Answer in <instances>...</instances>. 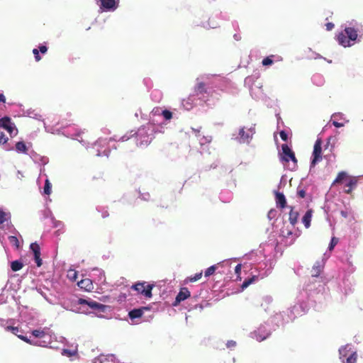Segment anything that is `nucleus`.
Masks as SVG:
<instances>
[{"label": "nucleus", "instance_id": "f257e3e1", "mask_svg": "<svg viewBox=\"0 0 363 363\" xmlns=\"http://www.w3.org/2000/svg\"><path fill=\"white\" fill-rule=\"evenodd\" d=\"M362 30V25L356 21H348L344 30L337 35V40L344 48L351 47L359 41L358 36Z\"/></svg>", "mask_w": 363, "mask_h": 363}, {"label": "nucleus", "instance_id": "f03ea898", "mask_svg": "<svg viewBox=\"0 0 363 363\" xmlns=\"http://www.w3.org/2000/svg\"><path fill=\"white\" fill-rule=\"evenodd\" d=\"M164 123L157 124V126L147 123L142 125L137 132L133 131V135L137 138V145L147 147L155 138L157 133H164Z\"/></svg>", "mask_w": 363, "mask_h": 363}, {"label": "nucleus", "instance_id": "7ed1b4c3", "mask_svg": "<svg viewBox=\"0 0 363 363\" xmlns=\"http://www.w3.org/2000/svg\"><path fill=\"white\" fill-rule=\"evenodd\" d=\"M130 135L125 134L121 137H118L114 135L113 138H110L108 140L107 138H100L97 141L94 143V148L96 149V155L99 157L106 156L108 157L110 150L107 148V146L109 145L110 141H121L124 142L129 140L133 135V130L130 131Z\"/></svg>", "mask_w": 363, "mask_h": 363}, {"label": "nucleus", "instance_id": "20e7f679", "mask_svg": "<svg viewBox=\"0 0 363 363\" xmlns=\"http://www.w3.org/2000/svg\"><path fill=\"white\" fill-rule=\"evenodd\" d=\"M255 134V124L250 127L241 126L231 135V139L239 144L249 145Z\"/></svg>", "mask_w": 363, "mask_h": 363}, {"label": "nucleus", "instance_id": "39448f33", "mask_svg": "<svg viewBox=\"0 0 363 363\" xmlns=\"http://www.w3.org/2000/svg\"><path fill=\"white\" fill-rule=\"evenodd\" d=\"M50 333V329L46 327L43 329L33 330L32 335L38 340L32 341L30 344L40 347H48L51 342V335Z\"/></svg>", "mask_w": 363, "mask_h": 363}, {"label": "nucleus", "instance_id": "423d86ee", "mask_svg": "<svg viewBox=\"0 0 363 363\" xmlns=\"http://www.w3.org/2000/svg\"><path fill=\"white\" fill-rule=\"evenodd\" d=\"M298 301V303L287 310V321H292L297 316L302 315L308 311V306L307 303L301 301L300 300Z\"/></svg>", "mask_w": 363, "mask_h": 363}, {"label": "nucleus", "instance_id": "0eeeda50", "mask_svg": "<svg viewBox=\"0 0 363 363\" xmlns=\"http://www.w3.org/2000/svg\"><path fill=\"white\" fill-rule=\"evenodd\" d=\"M11 216L10 212L4 211L0 208V225L1 229H6L9 233L16 234L17 233L16 228L11 223Z\"/></svg>", "mask_w": 363, "mask_h": 363}, {"label": "nucleus", "instance_id": "6e6552de", "mask_svg": "<svg viewBox=\"0 0 363 363\" xmlns=\"http://www.w3.org/2000/svg\"><path fill=\"white\" fill-rule=\"evenodd\" d=\"M271 335V329H268L267 324H262L254 331L251 332L250 337L255 339L258 342H262L267 339Z\"/></svg>", "mask_w": 363, "mask_h": 363}, {"label": "nucleus", "instance_id": "1a4fd4ad", "mask_svg": "<svg viewBox=\"0 0 363 363\" xmlns=\"http://www.w3.org/2000/svg\"><path fill=\"white\" fill-rule=\"evenodd\" d=\"M155 284H147L145 281H139L133 284L131 286V289L146 298H151L152 296V290Z\"/></svg>", "mask_w": 363, "mask_h": 363}, {"label": "nucleus", "instance_id": "9d476101", "mask_svg": "<svg viewBox=\"0 0 363 363\" xmlns=\"http://www.w3.org/2000/svg\"><path fill=\"white\" fill-rule=\"evenodd\" d=\"M280 159L282 162H289L290 160L293 162L294 168L296 166L297 160L294 152L286 144L281 145V152L279 153Z\"/></svg>", "mask_w": 363, "mask_h": 363}, {"label": "nucleus", "instance_id": "9b49d317", "mask_svg": "<svg viewBox=\"0 0 363 363\" xmlns=\"http://www.w3.org/2000/svg\"><path fill=\"white\" fill-rule=\"evenodd\" d=\"M0 128L7 130L11 137L18 133L15 124L11 122V119L9 116L0 118Z\"/></svg>", "mask_w": 363, "mask_h": 363}, {"label": "nucleus", "instance_id": "f8f14e48", "mask_svg": "<svg viewBox=\"0 0 363 363\" xmlns=\"http://www.w3.org/2000/svg\"><path fill=\"white\" fill-rule=\"evenodd\" d=\"M271 323L273 324V330L283 326L285 323H289L287 321V314L285 312L277 313L270 319Z\"/></svg>", "mask_w": 363, "mask_h": 363}, {"label": "nucleus", "instance_id": "ddd939ff", "mask_svg": "<svg viewBox=\"0 0 363 363\" xmlns=\"http://www.w3.org/2000/svg\"><path fill=\"white\" fill-rule=\"evenodd\" d=\"M322 148H321V140L318 139L314 145L313 151L312 155V160L311 162V167H314L318 162L322 159L321 156Z\"/></svg>", "mask_w": 363, "mask_h": 363}, {"label": "nucleus", "instance_id": "4468645a", "mask_svg": "<svg viewBox=\"0 0 363 363\" xmlns=\"http://www.w3.org/2000/svg\"><path fill=\"white\" fill-rule=\"evenodd\" d=\"M162 111V108L156 107L152 109L150 115V121L149 123L152 124L153 125L157 126V124L164 123V129L167 123L164 122H162L160 121L161 118V112Z\"/></svg>", "mask_w": 363, "mask_h": 363}, {"label": "nucleus", "instance_id": "2eb2a0df", "mask_svg": "<svg viewBox=\"0 0 363 363\" xmlns=\"http://www.w3.org/2000/svg\"><path fill=\"white\" fill-rule=\"evenodd\" d=\"M100 9L102 11H114L118 6V3L116 0H98Z\"/></svg>", "mask_w": 363, "mask_h": 363}, {"label": "nucleus", "instance_id": "dca6fc26", "mask_svg": "<svg viewBox=\"0 0 363 363\" xmlns=\"http://www.w3.org/2000/svg\"><path fill=\"white\" fill-rule=\"evenodd\" d=\"M79 303L82 305L86 304V305L89 306V308H91V309L96 310L100 312H104L106 310V306H105L102 303H98L95 301L91 300V299L86 300V299L80 298L79 300Z\"/></svg>", "mask_w": 363, "mask_h": 363}, {"label": "nucleus", "instance_id": "f3484780", "mask_svg": "<svg viewBox=\"0 0 363 363\" xmlns=\"http://www.w3.org/2000/svg\"><path fill=\"white\" fill-rule=\"evenodd\" d=\"M92 363H121L119 360L112 354H100L94 358Z\"/></svg>", "mask_w": 363, "mask_h": 363}, {"label": "nucleus", "instance_id": "a211bd4d", "mask_svg": "<svg viewBox=\"0 0 363 363\" xmlns=\"http://www.w3.org/2000/svg\"><path fill=\"white\" fill-rule=\"evenodd\" d=\"M207 83L201 81L197 83V85L195 88V92L196 93V96H199L198 99H201L203 101H208V99H206L205 94H208L207 89H206V86Z\"/></svg>", "mask_w": 363, "mask_h": 363}, {"label": "nucleus", "instance_id": "6ab92c4d", "mask_svg": "<svg viewBox=\"0 0 363 363\" xmlns=\"http://www.w3.org/2000/svg\"><path fill=\"white\" fill-rule=\"evenodd\" d=\"M192 130L195 133L196 136L199 142V144L201 147V152L205 150V145L209 144L212 140V137L210 135H201L200 134L199 129L191 128Z\"/></svg>", "mask_w": 363, "mask_h": 363}, {"label": "nucleus", "instance_id": "aec40b11", "mask_svg": "<svg viewBox=\"0 0 363 363\" xmlns=\"http://www.w3.org/2000/svg\"><path fill=\"white\" fill-rule=\"evenodd\" d=\"M190 291L187 288H182L178 294L177 295L174 301L172 303V306L174 307L178 306L182 301L188 298L190 296Z\"/></svg>", "mask_w": 363, "mask_h": 363}, {"label": "nucleus", "instance_id": "412c9836", "mask_svg": "<svg viewBox=\"0 0 363 363\" xmlns=\"http://www.w3.org/2000/svg\"><path fill=\"white\" fill-rule=\"evenodd\" d=\"M333 125L336 128H341L345 125V123L338 122L337 120H345V115L342 113H335L332 115Z\"/></svg>", "mask_w": 363, "mask_h": 363}, {"label": "nucleus", "instance_id": "4be33fe9", "mask_svg": "<svg viewBox=\"0 0 363 363\" xmlns=\"http://www.w3.org/2000/svg\"><path fill=\"white\" fill-rule=\"evenodd\" d=\"M147 309H148L147 307H141L139 308H134L129 311L128 316L131 320H134L135 318H140L143 315L144 311H146Z\"/></svg>", "mask_w": 363, "mask_h": 363}, {"label": "nucleus", "instance_id": "5701e85b", "mask_svg": "<svg viewBox=\"0 0 363 363\" xmlns=\"http://www.w3.org/2000/svg\"><path fill=\"white\" fill-rule=\"evenodd\" d=\"M352 352H354L352 350V345L350 344H347L345 346H342L339 349V354H340V359H342L345 357H347Z\"/></svg>", "mask_w": 363, "mask_h": 363}, {"label": "nucleus", "instance_id": "b1692460", "mask_svg": "<svg viewBox=\"0 0 363 363\" xmlns=\"http://www.w3.org/2000/svg\"><path fill=\"white\" fill-rule=\"evenodd\" d=\"M197 99L195 95H190L186 100H184L182 104L186 110H190L193 106L197 104Z\"/></svg>", "mask_w": 363, "mask_h": 363}, {"label": "nucleus", "instance_id": "393cba45", "mask_svg": "<svg viewBox=\"0 0 363 363\" xmlns=\"http://www.w3.org/2000/svg\"><path fill=\"white\" fill-rule=\"evenodd\" d=\"M14 148L17 153L25 155L28 154L29 149L23 141L17 142L15 147H13V149Z\"/></svg>", "mask_w": 363, "mask_h": 363}, {"label": "nucleus", "instance_id": "a878e982", "mask_svg": "<svg viewBox=\"0 0 363 363\" xmlns=\"http://www.w3.org/2000/svg\"><path fill=\"white\" fill-rule=\"evenodd\" d=\"M8 140L9 138L0 130V145H3V148L6 151L13 150V146L7 143Z\"/></svg>", "mask_w": 363, "mask_h": 363}, {"label": "nucleus", "instance_id": "bb28decb", "mask_svg": "<svg viewBox=\"0 0 363 363\" xmlns=\"http://www.w3.org/2000/svg\"><path fill=\"white\" fill-rule=\"evenodd\" d=\"M277 206L284 208L286 205V200L283 193L275 192Z\"/></svg>", "mask_w": 363, "mask_h": 363}, {"label": "nucleus", "instance_id": "cd10ccee", "mask_svg": "<svg viewBox=\"0 0 363 363\" xmlns=\"http://www.w3.org/2000/svg\"><path fill=\"white\" fill-rule=\"evenodd\" d=\"M78 286L84 289L86 291H91L93 289V284L91 279H84L81 280L80 281H78Z\"/></svg>", "mask_w": 363, "mask_h": 363}, {"label": "nucleus", "instance_id": "c85d7f7f", "mask_svg": "<svg viewBox=\"0 0 363 363\" xmlns=\"http://www.w3.org/2000/svg\"><path fill=\"white\" fill-rule=\"evenodd\" d=\"M250 94L253 99L255 100H259L262 98L263 93L262 90L261 89V86H256L255 88L252 87L250 88Z\"/></svg>", "mask_w": 363, "mask_h": 363}, {"label": "nucleus", "instance_id": "c756f323", "mask_svg": "<svg viewBox=\"0 0 363 363\" xmlns=\"http://www.w3.org/2000/svg\"><path fill=\"white\" fill-rule=\"evenodd\" d=\"M323 266L320 262H316L311 269V275L318 277L322 272Z\"/></svg>", "mask_w": 363, "mask_h": 363}, {"label": "nucleus", "instance_id": "7c9ffc66", "mask_svg": "<svg viewBox=\"0 0 363 363\" xmlns=\"http://www.w3.org/2000/svg\"><path fill=\"white\" fill-rule=\"evenodd\" d=\"M312 210H308L302 218V223L306 228H308L311 225V221L312 218Z\"/></svg>", "mask_w": 363, "mask_h": 363}, {"label": "nucleus", "instance_id": "2f4dec72", "mask_svg": "<svg viewBox=\"0 0 363 363\" xmlns=\"http://www.w3.org/2000/svg\"><path fill=\"white\" fill-rule=\"evenodd\" d=\"M357 180L356 179H350L345 184L347 189H345V192L348 194H351L353 189L357 186Z\"/></svg>", "mask_w": 363, "mask_h": 363}, {"label": "nucleus", "instance_id": "473e14b6", "mask_svg": "<svg viewBox=\"0 0 363 363\" xmlns=\"http://www.w3.org/2000/svg\"><path fill=\"white\" fill-rule=\"evenodd\" d=\"M24 115L31 118L42 120L41 115H40L35 110L28 109L24 112Z\"/></svg>", "mask_w": 363, "mask_h": 363}, {"label": "nucleus", "instance_id": "72a5a7b5", "mask_svg": "<svg viewBox=\"0 0 363 363\" xmlns=\"http://www.w3.org/2000/svg\"><path fill=\"white\" fill-rule=\"evenodd\" d=\"M346 360L342 359V363H355L357 362V354L356 351L352 352L347 357Z\"/></svg>", "mask_w": 363, "mask_h": 363}, {"label": "nucleus", "instance_id": "f704fd0d", "mask_svg": "<svg viewBox=\"0 0 363 363\" xmlns=\"http://www.w3.org/2000/svg\"><path fill=\"white\" fill-rule=\"evenodd\" d=\"M290 208L291 211L289 213V221L292 225H294L297 223L298 213L297 211H294L292 207Z\"/></svg>", "mask_w": 363, "mask_h": 363}, {"label": "nucleus", "instance_id": "c9c22d12", "mask_svg": "<svg viewBox=\"0 0 363 363\" xmlns=\"http://www.w3.org/2000/svg\"><path fill=\"white\" fill-rule=\"evenodd\" d=\"M172 117H173V114L170 111H169L167 109L162 108V111L161 112V118H162V119L164 120L163 122L167 123V121L172 119Z\"/></svg>", "mask_w": 363, "mask_h": 363}, {"label": "nucleus", "instance_id": "e433bc0d", "mask_svg": "<svg viewBox=\"0 0 363 363\" xmlns=\"http://www.w3.org/2000/svg\"><path fill=\"white\" fill-rule=\"evenodd\" d=\"M23 267V264L21 260H14L11 262V268L13 272H18Z\"/></svg>", "mask_w": 363, "mask_h": 363}, {"label": "nucleus", "instance_id": "4c0bfd02", "mask_svg": "<svg viewBox=\"0 0 363 363\" xmlns=\"http://www.w3.org/2000/svg\"><path fill=\"white\" fill-rule=\"evenodd\" d=\"M197 26H201L203 27L204 28L208 29V28H216L218 26L217 23H211V20L209 19L206 22L198 23Z\"/></svg>", "mask_w": 363, "mask_h": 363}, {"label": "nucleus", "instance_id": "58836bf2", "mask_svg": "<svg viewBox=\"0 0 363 363\" xmlns=\"http://www.w3.org/2000/svg\"><path fill=\"white\" fill-rule=\"evenodd\" d=\"M52 191V184L50 182L48 179H46L45 181V184L43 187V194L46 195H50Z\"/></svg>", "mask_w": 363, "mask_h": 363}, {"label": "nucleus", "instance_id": "ea45409f", "mask_svg": "<svg viewBox=\"0 0 363 363\" xmlns=\"http://www.w3.org/2000/svg\"><path fill=\"white\" fill-rule=\"evenodd\" d=\"M8 239L9 240V242L11 245L14 246L16 248H19L20 243L18 241V239L16 235H10L8 237Z\"/></svg>", "mask_w": 363, "mask_h": 363}, {"label": "nucleus", "instance_id": "a19ab883", "mask_svg": "<svg viewBox=\"0 0 363 363\" xmlns=\"http://www.w3.org/2000/svg\"><path fill=\"white\" fill-rule=\"evenodd\" d=\"M78 277L77 272L74 269H69L67 272V277L69 280L76 281Z\"/></svg>", "mask_w": 363, "mask_h": 363}, {"label": "nucleus", "instance_id": "79ce46f5", "mask_svg": "<svg viewBox=\"0 0 363 363\" xmlns=\"http://www.w3.org/2000/svg\"><path fill=\"white\" fill-rule=\"evenodd\" d=\"M258 279V277L254 275L252 276L251 278H249L247 279H245L243 283L242 284V289L247 288L250 284H251L252 283H253L255 279Z\"/></svg>", "mask_w": 363, "mask_h": 363}, {"label": "nucleus", "instance_id": "37998d69", "mask_svg": "<svg viewBox=\"0 0 363 363\" xmlns=\"http://www.w3.org/2000/svg\"><path fill=\"white\" fill-rule=\"evenodd\" d=\"M30 249L32 250L33 255H40V248L38 243L33 242L30 245Z\"/></svg>", "mask_w": 363, "mask_h": 363}, {"label": "nucleus", "instance_id": "c03bdc74", "mask_svg": "<svg viewBox=\"0 0 363 363\" xmlns=\"http://www.w3.org/2000/svg\"><path fill=\"white\" fill-rule=\"evenodd\" d=\"M257 252H253V251H252V252H250V253H249V254H246V255H245L244 258H245V259L251 260V261H252L253 262H257V258H256V257H257Z\"/></svg>", "mask_w": 363, "mask_h": 363}, {"label": "nucleus", "instance_id": "a18cd8bd", "mask_svg": "<svg viewBox=\"0 0 363 363\" xmlns=\"http://www.w3.org/2000/svg\"><path fill=\"white\" fill-rule=\"evenodd\" d=\"M312 81L314 84H315L316 85H318V86H320L323 84V79L319 74L313 76Z\"/></svg>", "mask_w": 363, "mask_h": 363}, {"label": "nucleus", "instance_id": "49530a36", "mask_svg": "<svg viewBox=\"0 0 363 363\" xmlns=\"http://www.w3.org/2000/svg\"><path fill=\"white\" fill-rule=\"evenodd\" d=\"M217 268V265L214 264V265H212L211 267H209L208 269H206V270L205 271V277H210L211 275L213 274L216 269Z\"/></svg>", "mask_w": 363, "mask_h": 363}, {"label": "nucleus", "instance_id": "de8ad7c7", "mask_svg": "<svg viewBox=\"0 0 363 363\" xmlns=\"http://www.w3.org/2000/svg\"><path fill=\"white\" fill-rule=\"evenodd\" d=\"M77 354L76 350L64 349L62 351V354L67 357H72Z\"/></svg>", "mask_w": 363, "mask_h": 363}, {"label": "nucleus", "instance_id": "09e8293b", "mask_svg": "<svg viewBox=\"0 0 363 363\" xmlns=\"http://www.w3.org/2000/svg\"><path fill=\"white\" fill-rule=\"evenodd\" d=\"M347 177V174L345 172H341L337 174V177H336L335 180L334 181L335 183H340L342 182Z\"/></svg>", "mask_w": 363, "mask_h": 363}, {"label": "nucleus", "instance_id": "8fccbe9b", "mask_svg": "<svg viewBox=\"0 0 363 363\" xmlns=\"http://www.w3.org/2000/svg\"><path fill=\"white\" fill-rule=\"evenodd\" d=\"M93 272L99 273V281L103 282L105 281V275H104V271L96 268V269H93Z\"/></svg>", "mask_w": 363, "mask_h": 363}, {"label": "nucleus", "instance_id": "3c124183", "mask_svg": "<svg viewBox=\"0 0 363 363\" xmlns=\"http://www.w3.org/2000/svg\"><path fill=\"white\" fill-rule=\"evenodd\" d=\"M337 242H338V240L336 238L333 237L329 243L328 250L330 251L333 250L334 249L335 246L337 244Z\"/></svg>", "mask_w": 363, "mask_h": 363}, {"label": "nucleus", "instance_id": "603ef678", "mask_svg": "<svg viewBox=\"0 0 363 363\" xmlns=\"http://www.w3.org/2000/svg\"><path fill=\"white\" fill-rule=\"evenodd\" d=\"M151 96H152V98L155 97L156 99H155L154 100L157 101H159L161 99V98H162V94L158 90L152 91V92L151 94Z\"/></svg>", "mask_w": 363, "mask_h": 363}, {"label": "nucleus", "instance_id": "864d4df0", "mask_svg": "<svg viewBox=\"0 0 363 363\" xmlns=\"http://www.w3.org/2000/svg\"><path fill=\"white\" fill-rule=\"evenodd\" d=\"M201 277H202V272L196 273L193 277H189V280L190 282H194V281L199 280L201 278Z\"/></svg>", "mask_w": 363, "mask_h": 363}, {"label": "nucleus", "instance_id": "5fc2aeb1", "mask_svg": "<svg viewBox=\"0 0 363 363\" xmlns=\"http://www.w3.org/2000/svg\"><path fill=\"white\" fill-rule=\"evenodd\" d=\"M274 62L273 60L272 59L271 57H267L263 59L262 60V65L264 66H269V65H272Z\"/></svg>", "mask_w": 363, "mask_h": 363}, {"label": "nucleus", "instance_id": "6e6d98bb", "mask_svg": "<svg viewBox=\"0 0 363 363\" xmlns=\"http://www.w3.org/2000/svg\"><path fill=\"white\" fill-rule=\"evenodd\" d=\"M277 215V210L275 209H271L268 213H267V217L269 218V220H272L274 219Z\"/></svg>", "mask_w": 363, "mask_h": 363}, {"label": "nucleus", "instance_id": "4d7b16f0", "mask_svg": "<svg viewBox=\"0 0 363 363\" xmlns=\"http://www.w3.org/2000/svg\"><path fill=\"white\" fill-rule=\"evenodd\" d=\"M32 52L34 55L35 61L39 62L41 60V56L40 55V51L38 50V49L34 48Z\"/></svg>", "mask_w": 363, "mask_h": 363}, {"label": "nucleus", "instance_id": "13d9d810", "mask_svg": "<svg viewBox=\"0 0 363 363\" xmlns=\"http://www.w3.org/2000/svg\"><path fill=\"white\" fill-rule=\"evenodd\" d=\"M225 345H226L227 348H228L230 350H233L236 347L237 343L235 341L231 340L227 341Z\"/></svg>", "mask_w": 363, "mask_h": 363}, {"label": "nucleus", "instance_id": "bf43d9fd", "mask_svg": "<svg viewBox=\"0 0 363 363\" xmlns=\"http://www.w3.org/2000/svg\"><path fill=\"white\" fill-rule=\"evenodd\" d=\"M272 302V298L269 296H266L263 298V303L262 306L264 307V305L270 304Z\"/></svg>", "mask_w": 363, "mask_h": 363}, {"label": "nucleus", "instance_id": "052dcab7", "mask_svg": "<svg viewBox=\"0 0 363 363\" xmlns=\"http://www.w3.org/2000/svg\"><path fill=\"white\" fill-rule=\"evenodd\" d=\"M38 50L43 55L45 54L48 52V47L45 44H40L38 46Z\"/></svg>", "mask_w": 363, "mask_h": 363}, {"label": "nucleus", "instance_id": "680f3d73", "mask_svg": "<svg viewBox=\"0 0 363 363\" xmlns=\"http://www.w3.org/2000/svg\"><path fill=\"white\" fill-rule=\"evenodd\" d=\"M297 195L302 199H303L306 196V191L303 189H301L300 186H298L297 189Z\"/></svg>", "mask_w": 363, "mask_h": 363}, {"label": "nucleus", "instance_id": "e2e57ef3", "mask_svg": "<svg viewBox=\"0 0 363 363\" xmlns=\"http://www.w3.org/2000/svg\"><path fill=\"white\" fill-rule=\"evenodd\" d=\"M33 257L37 266L40 267L43 264L42 259L40 258V255H33Z\"/></svg>", "mask_w": 363, "mask_h": 363}, {"label": "nucleus", "instance_id": "0e129e2a", "mask_svg": "<svg viewBox=\"0 0 363 363\" xmlns=\"http://www.w3.org/2000/svg\"><path fill=\"white\" fill-rule=\"evenodd\" d=\"M279 135L282 140L287 141L288 133L285 130H281L279 133Z\"/></svg>", "mask_w": 363, "mask_h": 363}, {"label": "nucleus", "instance_id": "69168bd1", "mask_svg": "<svg viewBox=\"0 0 363 363\" xmlns=\"http://www.w3.org/2000/svg\"><path fill=\"white\" fill-rule=\"evenodd\" d=\"M241 268H242V264H238L235 268V274L239 276L240 272H241Z\"/></svg>", "mask_w": 363, "mask_h": 363}, {"label": "nucleus", "instance_id": "338daca9", "mask_svg": "<svg viewBox=\"0 0 363 363\" xmlns=\"http://www.w3.org/2000/svg\"><path fill=\"white\" fill-rule=\"evenodd\" d=\"M7 329L11 330L12 333L15 335H16L17 332L18 331V328L17 327L9 326L7 327Z\"/></svg>", "mask_w": 363, "mask_h": 363}, {"label": "nucleus", "instance_id": "774afa93", "mask_svg": "<svg viewBox=\"0 0 363 363\" xmlns=\"http://www.w3.org/2000/svg\"><path fill=\"white\" fill-rule=\"evenodd\" d=\"M325 26L327 30H331L334 28V24L333 23H327Z\"/></svg>", "mask_w": 363, "mask_h": 363}]
</instances>
